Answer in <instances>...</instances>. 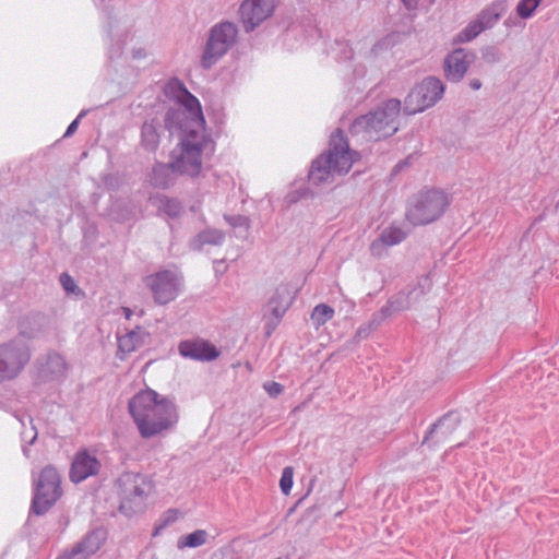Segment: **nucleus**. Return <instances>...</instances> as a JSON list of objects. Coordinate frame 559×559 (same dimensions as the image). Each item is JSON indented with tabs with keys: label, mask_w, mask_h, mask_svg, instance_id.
Wrapping results in <instances>:
<instances>
[{
	"label": "nucleus",
	"mask_w": 559,
	"mask_h": 559,
	"mask_svg": "<svg viewBox=\"0 0 559 559\" xmlns=\"http://www.w3.org/2000/svg\"><path fill=\"white\" fill-rule=\"evenodd\" d=\"M129 412L140 436L150 439L171 430L179 420L173 399L158 394L152 389L140 391L128 404Z\"/></svg>",
	"instance_id": "nucleus-1"
},
{
	"label": "nucleus",
	"mask_w": 559,
	"mask_h": 559,
	"mask_svg": "<svg viewBox=\"0 0 559 559\" xmlns=\"http://www.w3.org/2000/svg\"><path fill=\"white\" fill-rule=\"evenodd\" d=\"M360 154L350 150L342 130L331 134L329 150L317 157L309 171V180L314 185L330 183L337 175L347 174Z\"/></svg>",
	"instance_id": "nucleus-2"
},
{
	"label": "nucleus",
	"mask_w": 559,
	"mask_h": 559,
	"mask_svg": "<svg viewBox=\"0 0 559 559\" xmlns=\"http://www.w3.org/2000/svg\"><path fill=\"white\" fill-rule=\"evenodd\" d=\"M401 111L399 99L392 98L367 115L358 117L350 126V134L365 141H379L393 135L397 130Z\"/></svg>",
	"instance_id": "nucleus-3"
},
{
	"label": "nucleus",
	"mask_w": 559,
	"mask_h": 559,
	"mask_svg": "<svg viewBox=\"0 0 559 559\" xmlns=\"http://www.w3.org/2000/svg\"><path fill=\"white\" fill-rule=\"evenodd\" d=\"M211 140L200 129H183L180 144L171 152L170 166L174 173L198 176L202 169V153Z\"/></svg>",
	"instance_id": "nucleus-4"
},
{
	"label": "nucleus",
	"mask_w": 559,
	"mask_h": 559,
	"mask_svg": "<svg viewBox=\"0 0 559 559\" xmlns=\"http://www.w3.org/2000/svg\"><path fill=\"white\" fill-rule=\"evenodd\" d=\"M450 204L449 195L439 189L420 191L409 202L407 221L413 225H426L440 218Z\"/></svg>",
	"instance_id": "nucleus-5"
},
{
	"label": "nucleus",
	"mask_w": 559,
	"mask_h": 559,
	"mask_svg": "<svg viewBox=\"0 0 559 559\" xmlns=\"http://www.w3.org/2000/svg\"><path fill=\"white\" fill-rule=\"evenodd\" d=\"M120 511L127 516L142 512L152 485L145 477L134 473H126L118 480Z\"/></svg>",
	"instance_id": "nucleus-6"
},
{
	"label": "nucleus",
	"mask_w": 559,
	"mask_h": 559,
	"mask_svg": "<svg viewBox=\"0 0 559 559\" xmlns=\"http://www.w3.org/2000/svg\"><path fill=\"white\" fill-rule=\"evenodd\" d=\"M61 477L56 467L48 465L35 483V492L31 511L36 515L45 514L61 497Z\"/></svg>",
	"instance_id": "nucleus-7"
},
{
	"label": "nucleus",
	"mask_w": 559,
	"mask_h": 559,
	"mask_svg": "<svg viewBox=\"0 0 559 559\" xmlns=\"http://www.w3.org/2000/svg\"><path fill=\"white\" fill-rule=\"evenodd\" d=\"M31 360V349L21 338L0 344V383L17 378Z\"/></svg>",
	"instance_id": "nucleus-8"
},
{
	"label": "nucleus",
	"mask_w": 559,
	"mask_h": 559,
	"mask_svg": "<svg viewBox=\"0 0 559 559\" xmlns=\"http://www.w3.org/2000/svg\"><path fill=\"white\" fill-rule=\"evenodd\" d=\"M238 28L236 24L225 21L214 25L210 31L202 56V67L210 69L236 43Z\"/></svg>",
	"instance_id": "nucleus-9"
},
{
	"label": "nucleus",
	"mask_w": 559,
	"mask_h": 559,
	"mask_svg": "<svg viewBox=\"0 0 559 559\" xmlns=\"http://www.w3.org/2000/svg\"><path fill=\"white\" fill-rule=\"evenodd\" d=\"M443 83L429 76L416 85L405 98L404 111L407 115H415L433 106L443 95Z\"/></svg>",
	"instance_id": "nucleus-10"
},
{
	"label": "nucleus",
	"mask_w": 559,
	"mask_h": 559,
	"mask_svg": "<svg viewBox=\"0 0 559 559\" xmlns=\"http://www.w3.org/2000/svg\"><path fill=\"white\" fill-rule=\"evenodd\" d=\"M169 87L176 93L178 102L183 106L182 111L168 110L165 116V120L177 117L178 119L182 116L188 119L189 126L185 129H200L205 131L204 124L205 119L201 109L200 102L193 96L179 81L171 82Z\"/></svg>",
	"instance_id": "nucleus-11"
},
{
	"label": "nucleus",
	"mask_w": 559,
	"mask_h": 559,
	"mask_svg": "<svg viewBox=\"0 0 559 559\" xmlns=\"http://www.w3.org/2000/svg\"><path fill=\"white\" fill-rule=\"evenodd\" d=\"M507 11L504 1H497L483 9L455 37L456 43H468L486 29L492 28Z\"/></svg>",
	"instance_id": "nucleus-12"
},
{
	"label": "nucleus",
	"mask_w": 559,
	"mask_h": 559,
	"mask_svg": "<svg viewBox=\"0 0 559 559\" xmlns=\"http://www.w3.org/2000/svg\"><path fill=\"white\" fill-rule=\"evenodd\" d=\"M143 282L152 292L155 302L159 305H166L174 300L180 289L178 274L169 270L148 275L144 277Z\"/></svg>",
	"instance_id": "nucleus-13"
},
{
	"label": "nucleus",
	"mask_w": 559,
	"mask_h": 559,
	"mask_svg": "<svg viewBox=\"0 0 559 559\" xmlns=\"http://www.w3.org/2000/svg\"><path fill=\"white\" fill-rule=\"evenodd\" d=\"M277 0H243L239 8L240 22L249 33L269 19L276 7Z\"/></svg>",
	"instance_id": "nucleus-14"
},
{
	"label": "nucleus",
	"mask_w": 559,
	"mask_h": 559,
	"mask_svg": "<svg viewBox=\"0 0 559 559\" xmlns=\"http://www.w3.org/2000/svg\"><path fill=\"white\" fill-rule=\"evenodd\" d=\"M100 467L102 464L96 455L84 449L75 453L69 476L73 483L78 484L96 475Z\"/></svg>",
	"instance_id": "nucleus-15"
},
{
	"label": "nucleus",
	"mask_w": 559,
	"mask_h": 559,
	"mask_svg": "<svg viewBox=\"0 0 559 559\" xmlns=\"http://www.w3.org/2000/svg\"><path fill=\"white\" fill-rule=\"evenodd\" d=\"M475 59L476 56L473 51L464 48L454 49L444 59L447 79L452 82H460Z\"/></svg>",
	"instance_id": "nucleus-16"
},
{
	"label": "nucleus",
	"mask_w": 559,
	"mask_h": 559,
	"mask_svg": "<svg viewBox=\"0 0 559 559\" xmlns=\"http://www.w3.org/2000/svg\"><path fill=\"white\" fill-rule=\"evenodd\" d=\"M460 425V417L456 414L450 413L444 415L436 423L425 437L423 444L435 447L445 444L452 441V435Z\"/></svg>",
	"instance_id": "nucleus-17"
},
{
	"label": "nucleus",
	"mask_w": 559,
	"mask_h": 559,
	"mask_svg": "<svg viewBox=\"0 0 559 559\" xmlns=\"http://www.w3.org/2000/svg\"><path fill=\"white\" fill-rule=\"evenodd\" d=\"M37 377L43 382L57 381L66 377L68 366L58 353H49L36 361Z\"/></svg>",
	"instance_id": "nucleus-18"
},
{
	"label": "nucleus",
	"mask_w": 559,
	"mask_h": 559,
	"mask_svg": "<svg viewBox=\"0 0 559 559\" xmlns=\"http://www.w3.org/2000/svg\"><path fill=\"white\" fill-rule=\"evenodd\" d=\"M105 539L106 534L103 530H94L75 544L71 550L62 554L57 559H88L98 551Z\"/></svg>",
	"instance_id": "nucleus-19"
},
{
	"label": "nucleus",
	"mask_w": 559,
	"mask_h": 559,
	"mask_svg": "<svg viewBox=\"0 0 559 559\" xmlns=\"http://www.w3.org/2000/svg\"><path fill=\"white\" fill-rule=\"evenodd\" d=\"M179 353L181 356L194 360L210 361L218 356V352L212 344L201 340L181 342Z\"/></svg>",
	"instance_id": "nucleus-20"
},
{
	"label": "nucleus",
	"mask_w": 559,
	"mask_h": 559,
	"mask_svg": "<svg viewBox=\"0 0 559 559\" xmlns=\"http://www.w3.org/2000/svg\"><path fill=\"white\" fill-rule=\"evenodd\" d=\"M19 329L22 336L36 338L49 332L51 322L45 314L31 313L21 320Z\"/></svg>",
	"instance_id": "nucleus-21"
},
{
	"label": "nucleus",
	"mask_w": 559,
	"mask_h": 559,
	"mask_svg": "<svg viewBox=\"0 0 559 559\" xmlns=\"http://www.w3.org/2000/svg\"><path fill=\"white\" fill-rule=\"evenodd\" d=\"M406 238V233L397 226L385 227L370 245L371 254L382 257L385 249L399 245Z\"/></svg>",
	"instance_id": "nucleus-22"
},
{
	"label": "nucleus",
	"mask_w": 559,
	"mask_h": 559,
	"mask_svg": "<svg viewBox=\"0 0 559 559\" xmlns=\"http://www.w3.org/2000/svg\"><path fill=\"white\" fill-rule=\"evenodd\" d=\"M290 302L292 297L288 288L285 286L277 287L266 305L267 311L273 317L269 325L274 328L278 324L284 313L290 306Z\"/></svg>",
	"instance_id": "nucleus-23"
},
{
	"label": "nucleus",
	"mask_w": 559,
	"mask_h": 559,
	"mask_svg": "<svg viewBox=\"0 0 559 559\" xmlns=\"http://www.w3.org/2000/svg\"><path fill=\"white\" fill-rule=\"evenodd\" d=\"M162 131V123L157 119L144 121L141 129V146L147 152H155L159 146Z\"/></svg>",
	"instance_id": "nucleus-24"
},
{
	"label": "nucleus",
	"mask_w": 559,
	"mask_h": 559,
	"mask_svg": "<svg viewBox=\"0 0 559 559\" xmlns=\"http://www.w3.org/2000/svg\"><path fill=\"white\" fill-rule=\"evenodd\" d=\"M147 335L144 329L138 326L126 335L120 336L118 338V357L124 359L126 355L134 352L144 343Z\"/></svg>",
	"instance_id": "nucleus-25"
},
{
	"label": "nucleus",
	"mask_w": 559,
	"mask_h": 559,
	"mask_svg": "<svg viewBox=\"0 0 559 559\" xmlns=\"http://www.w3.org/2000/svg\"><path fill=\"white\" fill-rule=\"evenodd\" d=\"M225 240V234L218 229H205L198 234L190 246L195 251H201L205 245L219 246Z\"/></svg>",
	"instance_id": "nucleus-26"
},
{
	"label": "nucleus",
	"mask_w": 559,
	"mask_h": 559,
	"mask_svg": "<svg viewBox=\"0 0 559 559\" xmlns=\"http://www.w3.org/2000/svg\"><path fill=\"white\" fill-rule=\"evenodd\" d=\"M420 294L421 290H412L408 294L400 293L393 298H391L384 308L388 309L389 314L397 311H403L405 309H408L412 306L413 299H416Z\"/></svg>",
	"instance_id": "nucleus-27"
},
{
	"label": "nucleus",
	"mask_w": 559,
	"mask_h": 559,
	"mask_svg": "<svg viewBox=\"0 0 559 559\" xmlns=\"http://www.w3.org/2000/svg\"><path fill=\"white\" fill-rule=\"evenodd\" d=\"M210 534L205 530H197L188 535H182L177 540V548H198L207 543Z\"/></svg>",
	"instance_id": "nucleus-28"
},
{
	"label": "nucleus",
	"mask_w": 559,
	"mask_h": 559,
	"mask_svg": "<svg viewBox=\"0 0 559 559\" xmlns=\"http://www.w3.org/2000/svg\"><path fill=\"white\" fill-rule=\"evenodd\" d=\"M171 166L170 163L157 164L153 167L152 173L150 175V182L157 188H167L171 182Z\"/></svg>",
	"instance_id": "nucleus-29"
},
{
	"label": "nucleus",
	"mask_w": 559,
	"mask_h": 559,
	"mask_svg": "<svg viewBox=\"0 0 559 559\" xmlns=\"http://www.w3.org/2000/svg\"><path fill=\"white\" fill-rule=\"evenodd\" d=\"M334 316V309L325 304H320L314 307L311 313V321L313 325L319 329L325 324Z\"/></svg>",
	"instance_id": "nucleus-30"
},
{
	"label": "nucleus",
	"mask_w": 559,
	"mask_h": 559,
	"mask_svg": "<svg viewBox=\"0 0 559 559\" xmlns=\"http://www.w3.org/2000/svg\"><path fill=\"white\" fill-rule=\"evenodd\" d=\"M179 519V511L176 509H168L165 511L155 524L154 535H158L164 528L174 524Z\"/></svg>",
	"instance_id": "nucleus-31"
},
{
	"label": "nucleus",
	"mask_w": 559,
	"mask_h": 559,
	"mask_svg": "<svg viewBox=\"0 0 559 559\" xmlns=\"http://www.w3.org/2000/svg\"><path fill=\"white\" fill-rule=\"evenodd\" d=\"M33 419L29 418L31 427L28 429H24L21 432L22 441L26 444L23 447V453L26 457H29L31 450L28 445H32L37 439V430L35 426H33Z\"/></svg>",
	"instance_id": "nucleus-32"
},
{
	"label": "nucleus",
	"mask_w": 559,
	"mask_h": 559,
	"mask_svg": "<svg viewBox=\"0 0 559 559\" xmlns=\"http://www.w3.org/2000/svg\"><path fill=\"white\" fill-rule=\"evenodd\" d=\"M160 207L169 217H178L182 212V206L176 199L164 198L160 200Z\"/></svg>",
	"instance_id": "nucleus-33"
},
{
	"label": "nucleus",
	"mask_w": 559,
	"mask_h": 559,
	"mask_svg": "<svg viewBox=\"0 0 559 559\" xmlns=\"http://www.w3.org/2000/svg\"><path fill=\"white\" fill-rule=\"evenodd\" d=\"M540 0H521L516 5V12L522 19H528L533 15Z\"/></svg>",
	"instance_id": "nucleus-34"
},
{
	"label": "nucleus",
	"mask_w": 559,
	"mask_h": 559,
	"mask_svg": "<svg viewBox=\"0 0 559 559\" xmlns=\"http://www.w3.org/2000/svg\"><path fill=\"white\" fill-rule=\"evenodd\" d=\"M293 476L294 469L290 466H287L283 469L282 476L280 479V487L284 495H288L293 487Z\"/></svg>",
	"instance_id": "nucleus-35"
},
{
	"label": "nucleus",
	"mask_w": 559,
	"mask_h": 559,
	"mask_svg": "<svg viewBox=\"0 0 559 559\" xmlns=\"http://www.w3.org/2000/svg\"><path fill=\"white\" fill-rule=\"evenodd\" d=\"M481 59L489 64L500 61L501 55L495 46H486L481 49Z\"/></svg>",
	"instance_id": "nucleus-36"
},
{
	"label": "nucleus",
	"mask_w": 559,
	"mask_h": 559,
	"mask_svg": "<svg viewBox=\"0 0 559 559\" xmlns=\"http://www.w3.org/2000/svg\"><path fill=\"white\" fill-rule=\"evenodd\" d=\"M226 222L233 227H243L249 229V219L246 216H225Z\"/></svg>",
	"instance_id": "nucleus-37"
},
{
	"label": "nucleus",
	"mask_w": 559,
	"mask_h": 559,
	"mask_svg": "<svg viewBox=\"0 0 559 559\" xmlns=\"http://www.w3.org/2000/svg\"><path fill=\"white\" fill-rule=\"evenodd\" d=\"M60 284L67 293H74L78 288L74 280L68 273H61Z\"/></svg>",
	"instance_id": "nucleus-38"
},
{
	"label": "nucleus",
	"mask_w": 559,
	"mask_h": 559,
	"mask_svg": "<svg viewBox=\"0 0 559 559\" xmlns=\"http://www.w3.org/2000/svg\"><path fill=\"white\" fill-rule=\"evenodd\" d=\"M389 316L390 314L388 313V309L383 307L379 312L372 316L368 326H370L372 330L377 329Z\"/></svg>",
	"instance_id": "nucleus-39"
},
{
	"label": "nucleus",
	"mask_w": 559,
	"mask_h": 559,
	"mask_svg": "<svg viewBox=\"0 0 559 559\" xmlns=\"http://www.w3.org/2000/svg\"><path fill=\"white\" fill-rule=\"evenodd\" d=\"M264 390L272 397L278 396L283 392V385L278 382L269 381L263 384Z\"/></svg>",
	"instance_id": "nucleus-40"
},
{
	"label": "nucleus",
	"mask_w": 559,
	"mask_h": 559,
	"mask_svg": "<svg viewBox=\"0 0 559 559\" xmlns=\"http://www.w3.org/2000/svg\"><path fill=\"white\" fill-rule=\"evenodd\" d=\"M86 110H83L81 111V114L78 116L76 119H74L68 127L66 133H64V136H70L71 134H73L76 129H78V126H79V119L83 118L85 115H86Z\"/></svg>",
	"instance_id": "nucleus-41"
},
{
	"label": "nucleus",
	"mask_w": 559,
	"mask_h": 559,
	"mask_svg": "<svg viewBox=\"0 0 559 559\" xmlns=\"http://www.w3.org/2000/svg\"><path fill=\"white\" fill-rule=\"evenodd\" d=\"M372 331V329L370 326H360L357 331V335L359 337H367L369 335V333Z\"/></svg>",
	"instance_id": "nucleus-42"
},
{
	"label": "nucleus",
	"mask_w": 559,
	"mask_h": 559,
	"mask_svg": "<svg viewBox=\"0 0 559 559\" xmlns=\"http://www.w3.org/2000/svg\"><path fill=\"white\" fill-rule=\"evenodd\" d=\"M132 55L134 59H142L146 57V51L143 48L133 49Z\"/></svg>",
	"instance_id": "nucleus-43"
},
{
	"label": "nucleus",
	"mask_w": 559,
	"mask_h": 559,
	"mask_svg": "<svg viewBox=\"0 0 559 559\" xmlns=\"http://www.w3.org/2000/svg\"><path fill=\"white\" fill-rule=\"evenodd\" d=\"M469 86H471V88L477 91V90H479L481 87V82L478 79H473L469 82Z\"/></svg>",
	"instance_id": "nucleus-44"
},
{
	"label": "nucleus",
	"mask_w": 559,
	"mask_h": 559,
	"mask_svg": "<svg viewBox=\"0 0 559 559\" xmlns=\"http://www.w3.org/2000/svg\"><path fill=\"white\" fill-rule=\"evenodd\" d=\"M402 1L407 7V9H414L416 7V2L413 0H402Z\"/></svg>",
	"instance_id": "nucleus-45"
},
{
	"label": "nucleus",
	"mask_w": 559,
	"mask_h": 559,
	"mask_svg": "<svg viewBox=\"0 0 559 559\" xmlns=\"http://www.w3.org/2000/svg\"><path fill=\"white\" fill-rule=\"evenodd\" d=\"M123 312H124L126 318L130 319V317L132 314L131 310L129 308H123Z\"/></svg>",
	"instance_id": "nucleus-46"
}]
</instances>
